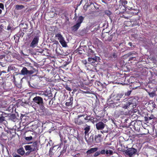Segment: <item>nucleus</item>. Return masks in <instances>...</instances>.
<instances>
[{"mask_svg": "<svg viewBox=\"0 0 157 157\" xmlns=\"http://www.w3.org/2000/svg\"><path fill=\"white\" fill-rule=\"evenodd\" d=\"M3 26L2 25H0V32L2 31V29Z\"/></svg>", "mask_w": 157, "mask_h": 157, "instance_id": "54", "label": "nucleus"}, {"mask_svg": "<svg viewBox=\"0 0 157 157\" xmlns=\"http://www.w3.org/2000/svg\"><path fill=\"white\" fill-rule=\"evenodd\" d=\"M126 114L127 112L123 110V109L116 110L115 112V115L118 117L120 116L121 115H126Z\"/></svg>", "mask_w": 157, "mask_h": 157, "instance_id": "10", "label": "nucleus"}, {"mask_svg": "<svg viewBox=\"0 0 157 157\" xmlns=\"http://www.w3.org/2000/svg\"><path fill=\"white\" fill-rule=\"evenodd\" d=\"M153 137H154L155 138H156L157 139V130L155 131V134L153 135Z\"/></svg>", "mask_w": 157, "mask_h": 157, "instance_id": "45", "label": "nucleus"}, {"mask_svg": "<svg viewBox=\"0 0 157 157\" xmlns=\"http://www.w3.org/2000/svg\"><path fill=\"white\" fill-rule=\"evenodd\" d=\"M86 126L84 130H85V133L86 136L88 135V132L90 130V126L89 125L86 124Z\"/></svg>", "mask_w": 157, "mask_h": 157, "instance_id": "26", "label": "nucleus"}, {"mask_svg": "<svg viewBox=\"0 0 157 157\" xmlns=\"http://www.w3.org/2000/svg\"><path fill=\"white\" fill-rule=\"evenodd\" d=\"M105 13L106 14H107L108 15H110L111 13V12L109 10L105 11Z\"/></svg>", "mask_w": 157, "mask_h": 157, "instance_id": "43", "label": "nucleus"}, {"mask_svg": "<svg viewBox=\"0 0 157 157\" xmlns=\"http://www.w3.org/2000/svg\"><path fill=\"white\" fill-rule=\"evenodd\" d=\"M132 104H133V103L132 102H128L123 105V106L122 108L124 109H127L128 107V106H129L130 105Z\"/></svg>", "mask_w": 157, "mask_h": 157, "instance_id": "29", "label": "nucleus"}, {"mask_svg": "<svg viewBox=\"0 0 157 157\" xmlns=\"http://www.w3.org/2000/svg\"><path fill=\"white\" fill-rule=\"evenodd\" d=\"M60 140H61V143H60V145H63V144H64H64H67L66 143H67V140H66L65 138H64L63 141H62V139H61Z\"/></svg>", "mask_w": 157, "mask_h": 157, "instance_id": "34", "label": "nucleus"}, {"mask_svg": "<svg viewBox=\"0 0 157 157\" xmlns=\"http://www.w3.org/2000/svg\"><path fill=\"white\" fill-rule=\"evenodd\" d=\"M137 151V150L134 148H130L127 149L125 151V153L129 157H131L135 154Z\"/></svg>", "mask_w": 157, "mask_h": 157, "instance_id": "8", "label": "nucleus"}, {"mask_svg": "<svg viewBox=\"0 0 157 157\" xmlns=\"http://www.w3.org/2000/svg\"><path fill=\"white\" fill-rule=\"evenodd\" d=\"M105 153L106 155H108L109 154V150H107L106 151H105Z\"/></svg>", "mask_w": 157, "mask_h": 157, "instance_id": "57", "label": "nucleus"}, {"mask_svg": "<svg viewBox=\"0 0 157 157\" xmlns=\"http://www.w3.org/2000/svg\"><path fill=\"white\" fill-rule=\"evenodd\" d=\"M14 157H21V156L18 155H16L14 156Z\"/></svg>", "mask_w": 157, "mask_h": 157, "instance_id": "58", "label": "nucleus"}, {"mask_svg": "<svg viewBox=\"0 0 157 157\" xmlns=\"http://www.w3.org/2000/svg\"><path fill=\"white\" fill-rule=\"evenodd\" d=\"M112 122L113 123V124H115V122H114V120L112 119Z\"/></svg>", "mask_w": 157, "mask_h": 157, "instance_id": "63", "label": "nucleus"}, {"mask_svg": "<svg viewBox=\"0 0 157 157\" xmlns=\"http://www.w3.org/2000/svg\"><path fill=\"white\" fill-rule=\"evenodd\" d=\"M24 103L26 104H28V102L26 101H25L24 102Z\"/></svg>", "mask_w": 157, "mask_h": 157, "instance_id": "62", "label": "nucleus"}, {"mask_svg": "<svg viewBox=\"0 0 157 157\" xmlns=\"http://www.w3.org/2000/svg\"><path fill=\"white\" fill-rule=\"evenodd\" d=\"M29 72H28V75H31L33 73V71L31 70V71H29Z\"/></svg>", "mask_w": 157, "mask_h": 157, "instance_id": "51", "label": "nucleus"}, {"mask_svg": "<svg viewBox=\"0 0 157 157\" xmlns=\"http://www.w3.org/2000/svg\"><path fill=\"white\" fill-rule=\"evenodd\" d=\"M55 37L58 39L63 47H66L67 46L66 42L65 41L63 37L60 33H56Z\"/></svg>", "mask_w": 157, "mask_h": 157, "instance_id": "4", "label": "nucleus"}, {"mask_svg": "<svg viewBox=\"0 0 157 157\" xmlns=\"http://www.w3.org/2000/svg\"><path fill=\"white\" fill-rule=\"evenodd\" d=\"M42 108L43 115L44 116H50L52 115L51 113L48 109H45L44 107Z\"/></svg>", "mask_w": 157, "mask_h": 157, "instance_id": "13", "label": "nucleus"}, {"mask_svg": "<svg viewBox=\"0 0 157 157\" xmlns=\"http://www.w3.org/2000/svg\"><path fill=\"white\" fill-rule=\"evenodd\" d=\"M113 37V35H110L107 33H102L101 38L103 41H110L112 40Z\"/></svg>", "mask_w": 157, "mask_h": 157, "instance_id": "7", "label": "nucleus"}, {"mask_svg": "<svg viewBox=\"0 0 157 157\" xmlns=\"http://www.w3.org/2000/svg\"><path fill=\"white\" fill-rule=\"evenodd\" d=\"M117 55L116 53L114 52L111 54L110 57L112 58H116L117 57Z\"/></svg>", "mask_w": 157, "mask_h": 157, "instance_id": "35", "label": "nucleus"}, {"mask_svg": "<svg viewBox=\"0 0 157 157\" xmlns=\"http://www.w3.org/2000/svg\"><path fill=\"white\" fill-rule=\"evenodd\" d=\"M109 154L110 155H112L113 154V152L112 150H109Z\"/></svg>", "mask_w": 157, "mask_h": 157, "instance_id": "49", "label": "nucleus"}, {"mask_svg": "<svg viewBox=\"0 0 157 157\" xmlns=\"http://www.w3.org/2000/svg\"><path fill=\"white\" fill-rule=\"evenodd\" d=\"M98 150V148L97 147L92 148L86 151V153L87 154H90L93 153L94 152H96Z\"/></svg>", "mask_w": 157, "mask_h": 157, "instance_id": "17", "label": "nucleus"}, {"mask_svg": "<svg viewBox=\"0 0 157 157\" xmlns=\"http://www.w3.org/2000/svg\"><path fill=\"white\" fill-rule=\"evenodd\" d=\"M28 28V25L27 24L22 25L21 29L23 31L25 32Z\"/></svg>", "mask_w": 157, "mask_h": 157, "instance_id": "28", "label": "nucleus"}, {"mask_svg": "<svg viewBox=\"0 0 157 157\" xmlns=\"http://www.w3.org/2000/svg\"><path fill=\"white\" fill-rule=\"evenodd\" d=\"M90 117V115H88L86 114L78 115L75 120V123L79 125L85 124L88 122V118Z\"/></svg>", "mask_w": 157, "mask_h": 157, "instance_id": "1", "label": "nucleus"}, {"mask_svg": "<svg viewBox=\"0 0 157 157\" xmlns=\"http://www.w3.org/2000/svg\"><path fill=\"white\" fill-rule=\"evenodd\" d=\"M67 147H68L67 144H64V147H63V150L60 152V155H58V157L59 156H60L61 154H63V153H64L65 152H66V150H67Z\"/></svg>", "mask_w": 157, "mask_h": 157, "instance_id": "25", "label": "nucleus"}, {"mask_svg": "<svg viewBox=\"0 0 157 157\" xmlns=\"http://www.w3.org/2000/svg\"><path fill=\"white\" fill-rule=\"evenodd\" d=\"M29 72V71L25 67H24L21 71V74L23 75H27Z\"/></svg>", "mask_w": 157, "mask_h": 157, "instance_id": "24", "label": "nucleus"}, {"mask_svg": "<svg viewBox=\"0 0 157 157\" xmlns=\"http://www.w3.org/2000/svg\"><path fill=\"white\" fill-rule=\"evenodd\" d=\"M38 146V143L37 141H35L32 144L30 145H26L24 146L25 150L26 151H34L36 150Z\"/></svg>", "mask_w": 157, "mask_h": 157, "instance_id": "5", "label": "nucleus"}, {"mask_svg": "<svg viewBox=\"0 0 157 157\" xmlns=\"http://www.w3.org/2000/svg\"><path fill=\"white\" fill-rule=\"evenodd\" d=\"M131 92V91H128L124 94V97L125 96H129L130 95Z\"/></svg>", "mask_w": 157, "mask_h": 157, "instance_id": "41", "label": "nucleus"}, {"mask_svg": "<svg viewBox=\"0 0 157 157\" xmlns=\"http://www.w3.org/2000/svg\"><path fill=\"white\" fill-rule=\"evenodd\" d=\"M96 84H97V85L98 86L99 85V84L101 85V83L99 82H97L96 83H95V85H96Z\"/></svg>", "mask_w": 157, "mask_h": 157, "instance_id": "56", "label": "nucleus"}, {"mask_svg": "<svg viewBox=\"0 0 157 157\" xmlns=\"http://www.w3.org/2000/svg\"><path fill=\"white\" fill-rule=\"evenodd\" d=\"M33 102L41 106L42 108L44 107L43 98L40 96H36L33 99Z\"/></svg>", "mask_w": 157, "mask_h": 157, "instance_id": "6", "label": "nucleus"}, {"mask_svg": "<svg viewBox=\"0 0 157 157\" xmlns=\"http://www.w3.org/2000/svg\"><path fill=\"white\" fill-rule=\"evenodd\" d=\"M111 98L112 99L110 101L113 102V103H116L117 101L124 100L126 99L124 98V94L123 92L114 94Z\"/></svg>", "mask_w": 157, "mask_h": 157, "instance_id": "2", "label": "nucleus"}, {"mask_svg": "<svg viewBox=\"0 0 157 157\" xmlns=\"http://www.w3.org/2000/svg\"><path fill=\"white\" fill-rule=\"evenodd\" d=\"M105 124L101 121L99 122L96 124V127L98 130H102L104 129Z\"/></svg>", "mask_w": 157, "mask_h": 157, "instance_id": "11", "label": "nucleus"}, {"mask_svg": "<svg viewBox=\"0 0 157 157\" xmlns=\"http://www.w3.org/2000/svg\"><path fill=\"white\" fill-rule=\"evenodd\" d=\"M25 139L26 140L30 141L32 139L33 137L32 136H30L29 137H25Z\"/></svg>", "mask_w": 157, "mask_h": 157, "instance_id": "39", "label": "nucleus"}, {"mask_svg": "<svg viewBox=\"0 0 157 157\" xmlns=\"http://www.w3.org/2000/svg\"><path fill=\"white\" fill-rule=\"evenodd\" d=\"M85 138L86 142L88 143V144H90L93 142L94 140V136L92 135L90 136L88 139H87L86 136H85Z\"/></svg>", "mask_w": 157, "mask_h": 157, "instance_id": "16", "label": "nucleus"}, {"mask_svg": "<svg viewBox=\"0 0 157 157\" xmlns=\"http://www.w3.org/2000/svg\"><path fill=\"white\" fill-rule=\"evenodd\" d=\"M126 56L128 57L131 56L129 59V61L131 60L137 61L140 59L138 55V54L134 51L129 52L126 54Z\"/></svg>", "mask_w": 157, "mask_h": 157, "instance_id": "3", "label": "nucleus"}, {"mask_svg": "<svg viewBox=\"0 0 157 157\" xmlns=\"http://www.w3.org/2000/svg\"><path fill=\"white\" fill-rule=\"evenodd\" d=\"M64 87L67 90L69 91H71V88L68 86V85H65Z\"/></svg>", "mask_w": 157, "mask_h": 157, "instance_id": "37", "label": "nucleus"}, {"mask_svg": "<svg viewBox=\"0 0 157 157\" xmlns=\"http://www.w3.org/2000/svg\"><path fill=\"white\" fill-rule=\"evenodd\" d=\"M73 98L72 97L70 98L69 99L67 100V101L65 103V105L67 106H69L72 105Z\"/></svg>", "mask_w": 157, "mask_h": 157, "instance_id": "21", "label": "nucleus"}, {"mask_svg": "<svg viewBox=\"0 0 157 157\" xmlns=\"http://www.w3.org/2000/svg\"><path fill=\"white\" fill-rule=\"evenodd\" d=\"M24 8V6L22 5H16L15 6V9L17 10L22 9Z\"/></svg>", "mask_w": 157, "mask_h": 157, "instance_id": "31", "label": "nucleus"}, {"mask_svg": "<svg viewBox=\"0 0 157 157\" xmlns=\"http://www.w3.org/2000/svg\"><path fill=\"white\" fill-rule=\"evenodd\" d=\"M0 8L2 9H3L4 8V5L2 3H0Z\"/></svg>", "mask_w": 157, "mask_h": 157, "instance_id": "48", "label": "nucleus"}, {"mask_svg": "<svg viewBox=\"0 0 157 157\" xmlns=\"http://www.w3.org/2000/svg\"><path fill=\"white\" fill-rule=\"evenodd\" d=\"M148 94L151 97H153L156 95V93L155 91H153L151 92L148 93Z\"/></svg>", "mask_w": 157, "mask_h": 157, "instance_id": "33", "label": "nucleus"}, {"mask_svg": "<svg viewBox=\"0 0 157 157\" xmlns=\"http://www.w3.org/2000/svg\"><path fill=\"white\" fill-rule=\"evenodd\" d=\"M148 105H149V104H148ZM149 105L152 106V109H154L155 108L156 106L155 103L153 101L151 102V103H150Z\"/></svg>", "mask_w": 157, "mask_h": 157, "instance_id": "36", "label": "nucleus"}, {"mask_svg": "<svg viewBox=\"0 0 157 157\" xmlns=\"http://www.w3.org/2000/svg\"><path fill=\"white\" fill-rule=\"evenodd\" d=\"M101 135L100 134L95 136L94 139L96 143H98L101 142Z\"/></svg>", "mask_w": 157, "mask_h": 157, "instance_id": "19", "label": "nucleus"}, {"mask_svg": "<svg viewBox=\"0 0 157 157\" xmlns=\"http://www.w3.org/2000/svg\"><path fill=\"white\" fill-rule=\"evenodd\" d=\"M11 28L10 25H9L7 27V29L9 31V30H11Z\"/></svg>", "mask_w": 157, "mask_h": 157, "instance_id": "52", "label": "nucleus"}, {"mask_svg": "<svg viewBox=\"0 0 157 157\" xmlns=\"http://www.w3.org/2000/svg\"><path fill=\"white\" fill-rule=\"evenodd\" d=\"M17 152L21 155H23L25 153V150L23 147H20L18 149Z\"/></svg>", "mask_w": 157, "mask_h": 157, "instance_id": "23", "label": "nucleus"}, {"mask_svg": "<svg viewBox=\"0 0 157 157\" xmlns=\"http://www.w3.org/2000/svg\"><path fill=\"white\" fill-rule=\"evenodd\" d=\"M13 70V67H12L11 66H9L8 67L7 71V72H9L11 70Z\"/></svg>", "mask_w": 157, "mask_h": 157, "instance_id": "40", "label": "nucleus"}, {"mask_svg": "<svg viewBox=\"0 0 157 157\" xmlns=\"http://www.w3.org/2000/svg\"><path fill=\"white\" fill-rule=\"evenodd\" d=\"M128 45H129L130 47H131L132 44L131 42H129L128 43Z\"/></svg>", "mask_w": 157, "mask_h": 157, "instance_id": "59", "label": "nucleus"}, {"mask_svg": "<svg viewBox=\"0 0 157 157\" xmlns=\"http://www.w3.org/2000/svg\"><path fill=\"white\" fill-rule=\"evenodd\" d=\"M39 39V36H35L31 43L30 47L32 48H34L36 47L38 45Z\"/></svg>", "mask_w": 157, "mask_h": 157, "instance_id": "9", "label": "nucleus"}, {"mask_svg": "<svg viewBox=\"0 0 157 157\" xmlns=\"http://www.w3.org/2000/svg\"><path fill=\"white\" fill-rule=\"evenodd\" d=\"M121 2L122 5L124 7H126V5L128 3L127 1L126 0H122Z\"/></svg>", "mask_w": 157, "mask_h": 157, "instance_id": "32", "label": "nucleus"}, {"mask_svg": "<svg viewBox=\"0 0 157 157\" xmlns=\"http://www.w3.org/2000/svg\"><path fill=\"white\" fill-rule=\"evenodd\" d=\"M80 49H82V48L81 47H79L78 48L76 49L75 51V52L80 54L83 53L84 50L83 49H82V50H80Z\"/></svg>", "mask_w": 157, "mask_h": 157, "instance_id": "30", "label": "nucleus"}, {"mask_svg": "<svg viewBox=\"0 0 157 157\" xmlns=\"http://www.w3.org/2000/svg\"><path fill=\"white\" fill-rule=\"evenodd\" d=\"M90 52H91L93 54L94 53V52L92 50H91V51H90Z\"/></svg>", "mask_w": 157, "mask_h": 157, "instance_id": "64", "label": "nucleus"}, {"mask_svg": "<svg viewBox=\"0 0 157 157\" xmlns=\"http://www.w3.org/2000/svg\"><path fill=\"white\" fill-rule=\"evenodd\" d=\"M147 118V120H151L152 119H154L155 118V117L153 115L151 114L150 117H148Z\"/></svg>", "mask_w": 157, "mask_h": 157, "instance_id": "38", "label": "nucleus"}, {"mask_svg": "<svg viewBox=\"0 0 157 157\" xmlns=\"http://www.w3.org/2000/svg\"><path fill=\"white\" fill-rule=\"evenodd\" d=\"M78 68L79 69V72H78V74L79 75L80 74H81L82 73H83V71L82 70H81V69H80L79 67H78Z\"/></svg>", "mask_w": 157, "mask_h": 157, "instance_id": "53", "label": "nucleus"}, {"mask_svg": "<svg viewBox=\"0 0 157 157\" xmlns=\"http://www.w3.org/2000/svg\"><path fill=\"white\" fill-rule=\"evenodd\" d=\"M6 72L5 71H3L0 72V76L1 75L2 73H6Z\"/></svg>", "mask_w": 157, "mask_h": 157, "instance_id": "55", "label": "nucleus"}, {"mask_svg": "<svg viewBox=\"0 0 157 157\" xmlns=\"http://www.w3.org/2000/svg\"><path fill=\"white\" fill-rule=\"evenodd\" d=\"M99 155H100L99 151H97L94 153V157H96Z\"/></svg>", "mask_w": 157, "mask_h": 157, "instance_id": "42", "label": "nucleus"}, {"mask_svg": "<svg viewBox=\"0 0 157 157\" xmlns=\"http://www.w3.org/2000/svg\"><path fill=\"white\" fill-rule=\"evenodd\" d=\"M4 65V63H1V65L2 67H4L5 66V65Z\"/></svg>", "mask_w": 157, "mask_h": 157, "instance_id": "61", "label": "nucleus"}, {"mask_svg": "<svg viewBox=\"0 0 157 157\" xmlns=\"http://www.w3.org/2000/svg\"><path fill=\"white\" fill-rule=\"evenodd\" d=\"M82 88L85 90H86L88 88L86 87H84V86L82 87Z\"/></svg>", "mask_w": 157, "mask_h": 157, "instance_id": "60", "label": "nucleus"}, {"mask_svg": "<svg viewBox=\"0 0 157 157\" xmlns=\"http://www.w3.org/2000/svg\"><path fill=\"white\" fill-rule=\"evenodd\" d=\"M129 13H131L132 15H138L139 12L137 10H130Z\"/></svg>", "mask_w": 157, "mask_h": 157, "instance_id": "27", "label": "nucleus"}, {"mask_svg": "<svg viewBox=\"0 0 157 157\" xmlns=\"http://www.w3.org/2000/svg\"><path fill=\"white\" fill-rule=\"evenodd\" d=\"M48 49L46 48H39L37 50V52L41 53L43 55L45 56Z\"/></svg>", "mask_w": 157, "mask_h": 157, "instance_id": "14", "label": "nucleus"}, {"mask_svg": "<svg viewBox=\"0 0 157 157\" xmlns=\"http://www.w3.org/2000/svg\"><path fill=\"white\" fill-rule=\"evenodd\" d=\"M32 151H28L27 152H26L25 153V154L26 155L28 156L29 155V154H30L31 152Z\"/></svg>", "mask_w": 157, "mask_h": 157, "instance_id": "50", "label": "nucleus"}, {"mask_svg": "<svg viewBox=\"0 0 157 157\" xmlns=\"http://www.w3.org/2000/svg\"><path fill=\"white\" fill-rule=\"evenodd\" d=\"M69 63V62H66L64 63L63 66L64 67H65Z\"/></svg>", "mask_w": 157, "mask_h": 157, "instance_id": "46", "label": "nucleus"}, {"mask_svg": "<svg viewBox=\"0 0 157 157\" xmlns=\"http://www.w3.org/2000/svg\"><path fill=\"white\" fill-rule=\"evenodd\" d=\"M80 26L81 25L76 23L75 25L71 27L72 30L73 32L77 31Z\"/></svg>", "mask_w": 157, "mask_h": 157, "instance_id": "22", "label": "nucleus"}, {"mask_svg": "<svg viewBox=\"0 0 157 157\" xmlns=\"http://www.w3.org/2000/svg\"><path fill=\"white\" fill-rule=\"evenodd\" d=\"M84 17L82 16H78L76 23L81 25V23L84 20Z\"/></svg>", "mask_w": 157, "mask_h": 157, "instance_id": "20", "label": "nucleus"}, {"mask_svg": "<svg viewBox=\"0 0 157 157\" xmlns=\"http://www.w3.org/2000/svg\"><path fill=\"white\" fill-rule=\"evenodd\" d=\"M55 147H53L50 148L49 151V154L51 156H53L55 154H56L57 150L55 148Z\"/></svg>", "mask_w": 157, "mask_h": 157, "instance_id": "18", "label": "nucleus"}, {"mask_svg": "<svg viewBox=\"0 0 157 157\" xmlns=\"http://www.w3.org/2000/svg\"><path fill=\"white\" fill-rule=\"evenodd\" d=\"M89 121H90L92 123L94 124L95 123L97 122L98 121V119L96 117H91L89 118H88V122Z\"/></svg>", "mask_w": 157, "mask_h": 157, "instance_id": "15", "label": "nucleus"}, {"mask_svg": "<svg viewBox=\"0 0 157 157\" xmlns=\"http://www.w3.org/2000/svg\"><path fill=\"white\" fill-rule=\"evenodd\" d=\"M88 5L86 6H84L83 7V9L85 12H86L87 10V8H88Z\"/></svg>", "mask_w": 157, "mask_h": 157, "instance_id": "47", "label": "nucleus"}, {"mask_svg": "<svg viewBox=\"0 0 157 157\" xmlns=\"http://www.w3.org/2000/svg\"><path fill=\"white\" fill-rule=\"evenodd\" d=\"M100 59V57H97L96 56L93 57H89L88 58V61L92 64H94V63L97 62V60H99Z\"/></svg>", "mask_w": 157, "mask_h": 157, "instance_id": "12", "label": "nucleus"}, {"mask_svg": "<svg viewBox=\"0 0 157 157\" xmlns=\"http://www.w3.org/2000/svg\"><path fill=\"white\" fill-rule=\"evenodd\" d=\"M100 154L104 155L105 154V150H102L100 151H99Z\"/></svg>", "mask_w": 157, "mask_h": 157, "instance_id": "44", "label": "nucleus"}]
</instances>
